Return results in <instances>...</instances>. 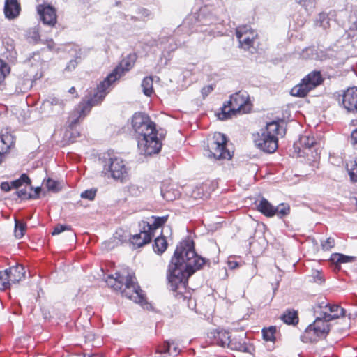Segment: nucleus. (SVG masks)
I'll return each mask as SVG.
<instances>
[{"label":"nucleus","mask_w":357,"mask_h":357,"mask_svg":"<svg viewBox=\"0 0 357 357\" xmlns=\"http://www.w3.org/2000/svg\"><path fill=\"white\" fill-rule=\"evenodd\" d=\"M206 263L204 258L198 256L194 249L192 241H186L177 246L168 267L167 279L172 291L185 300V292L188 278Z\"/></svg>","instance_id":"1"},{"label":"nucleus","mask_w":357,"mask_h":357,"mask_svg":"<svg viewBox=\"0 0 357 357\" xmlns=\"http://www.w3.org/2000/svg\"><path fill=\"white\" fill-rule=\"evenodd\" d=\"M136 59V54H128L121 61L120 64L97 86L96 91L93 95L86 102H81L78 105V107L70 117L69 126L70 128H73L77 123L79 118L84 117L90 112L93 106L99 104L103 100L106 94L108 93L107 90L109 87L134 66Z\"/></svg>","instance_id":"2"},{"label":"nucleus","mask_w":357,"mask_h":357,"mask_svg":"<svg viewBox=\"0 0 357 357\" xmlns=\"http://www.w3.org/2000/svg\"><path fill=\"white\" fill-rule=\"evenodd\" d=\"M105 282L109 287L115 291H121L123 296L139 304L142 307L149 309L150 307L143 291L137 282L136 278L128 269H123L114 275H109Z\"/></svg>","instance_id":"3"},{"label":"nucleus","mask_w":357,"mask_h":357,"mask_svg":"<svg viewBox=\"0 0 357 357\" xmlns=\"http://www.w3.org/2000/svg\"><path fill=\"white\" fill-rule=\"evenodd\" d=\"M252 107L249 94L245 91H239L230 96L229 100L222 107L218 119L224 121L233 116L249 113Z\"/></svg>","instance_id":"4"},{"label":"nucleus","mask_w":357,"mask_h":357,"mask_svg":"<svg viewBox=\"0 0 357 357\" xmlns=\"http://www.w3.org/2000/svg\"><path fill=\"white\" fill-rule=\"evenodd\" d=\"M284 134V129L278 121L267 123L265 128L260 130L255 139V145L261 151L272 153L278 149V135L283 136Z\"/></svg>","instance_id":"5"},{"label":"nucleus","mask_w":357,"mask_h":357,"mask_svg":"<svg viewBox=\"0 0 357 357\" xmlns=\"http://www.w3.org/2000/svg\"><path fill=\"white\" fill-rule=\"evenodd\" d=\"M102 166V174L107 178L123 182L128 176L129 169L125 162L119 157L105 153L100 158Z\"/></svg>","instance_id":"6"},{"label":"nucleus","mask_w":357,"mask_h":357,"mask_svg":"<svg viewBox=\"0 0 357 357\" xmlns=\"http://www.w3.org/2000/svg\"><path fill=\"white\" fill-rule=\"evenodd\" d=\"M322 82L319 72L314 71L301 79V82L291 90V95L296 97H305L311 90L319 85Z\"/></svg>","instance_id":"7"},{"label":"nucleus","mask_w":357,"mask_h":357,"mask_svg":"<svg viewBox=\"0 0 357 357\" xmlns=\"http://www.w3.org/2000/svg\"><path fill=\"white\" fill-rule=\"evenodd\" d=\"M132 127L137 135L138 137L146 136L148 134H153L156 132L155 124L149 116L143 112L134 114L131 121Z\"/></svg>","instance_id":"8"},{"label":"nucleus","mask_w":357,"mask_h":357,"mask_svg":"<svg viewBox=\"0 0 357 357\" xmlns=\"http://www.w3.org/2000/svg\"><path fill=\"white\" fill-rule=\"evenodd\" d=\"M227 143L226 136L220 132H215L212 141L208 145V157L215 160H230L232 157L231 153L225 149Z\"/></svg>","instance_id":"9"},{"label":"nucleus","mask_w":357,"mask_h":357,"mask_svg":"<svg viewBox=\"0 0 357 357\" xmlns=\"http://www.w3.org/2000/svg\"><path fill=\"white\" fill-rule=\"evenodd\" d=\"M158 132L148 134L146 136L138 137V148L141 154L152 155L160 152L162 144L158 138Z\"/></svg>","instance_id":"10"},{"label":"nucleus","mask_w":357,"mask_h":357,"mask_svg":"<svg viewBox=\"0 0 357 357\" xmlns=\"http://www.w3.org/2000/svg\"><path fill=\"white\" fill-rule=\"evenodd\" d=\"M65 103L63 100L50 96L43 100L40 107V113L45 116H57L64 112Z\"/></svg>","instance_id":"11"},{"label":"nucleus","mask_w":357,"mask_h":357,"mask_svg":"<svg viewBox=\"0 0 357 357\" xmlns=\"http://www.w3.org/2000/svg\"><path fill=\"white\" fill-rule=\"evenodd\" d=\"M236 38L239 42V46L245 50L252 46L255 38V33L247 26H239L236 30Z\"/></svg>","instance_id":"12"},{"label":"nucleus","mask_w":357,"mask_h":357,"mask_svg":"<svg viewBox=\"0 0 357 357\" xmlns=\"http://www.w3.org/2000/svg\"><path fill=\"white\" fill-rule=\"evenodd\" d=\"M343 107L349 112H357V87L347 89L342 94Z\"/></svg>","instance_id":"13"},{"label":"nucleus","mask_w":357,"mask_h":357,"mask_svg":"<svg viewBox=\"0 0 357 357\" xmlns=\"http://www.w3.org/2000/svg\"><path fill=\"white\" fill-rule=\"evenodd\" d=\"M324 303H322L320 305L319 307L320 308H322V307L328 308V310L329 311V312L326 311V312H322V314H321V315L323 316V318L325 320L331 321L333 319H337L340 317L344 316L345 310L340 307L339 305H328L327 304L324 305Z\"/></svg>","instance_id":"14"},{"label":"nucleus","mask_w":357,"mask_h":357,"mask_svg":"<svg viewBox=\"0 0 357 357\" xmlns=\"http://www.w3.org/2000/svg\"><path fill=\"white\" fill-rule=\"evenodd\" d=\"M8 273V282H18L25 277V270L23 266L16 265L3 271Z\"/></svg>","instance_id":"15"},{"label":"nucleus","mask_w":357,"mask_h":357,"mask_svg":"<svg viewBox=\"0 0 357 357\" xmlns=\"http://www.w3.org/2000/svg\"><path fill=\"white\" fill-rule=\"evenodd\" d=\"M40 18L45 24L54 26L56 22V10L52 6H46L38 9Z\"/></svg>","instance_id":"16"},{"label":"nucleus","mask_w":357,"mask_h":357,"mask_svg":"<svg viewBox=\"0 0 357 357\" xmlns=\"http://www.w3.org/2000/svg\"><path fill=\"white\" fill-rule=\"evenodd\" d=\"M21 10L20 4L17 0H6L4 6V13L8 19L16 18Z\"/></svg>","instance_id":"17"},{"label":"nucleus","mask_w":357,"mask_h":357,"mask_svg":"<svg viewBox=\"0 0 357 357\" xmlns=\"http://www.w3.org/2000/svg\"><path fill=\"white\" fill-rule=\"evenodd\" d=\"M144 230L141 231L139 234L133 235L131 238V242L134 245L140 248L144 245L149 243L151 240L152 234L144 225Z\"/></svg>","instance_id":"18"},{"label":"nucleus","mask_w":357,"mask_h":357,"mask_svg":"<svg viewBox=\"0 0 357 357\" xmlns=\"http://www.w3.org/2000/svg\"><path fill=\"white\" fill-rule=\"evenodd\" d=\"M15 143V137L6 132L0 135V163L5 153H6Z\"/></svg>","instance_id":"19"},{"label":"nucleus","mask_w":357,"mask_h":357,"mask_svg":"<svg viewBox=\"0 0 357 357\" xmlns=\"http://www.w3.org/2000/svg\"><path fill=\"white\" fill-rule=\"evenodd\" d=\"M209 337L214 338V343L221 347H231V340L229 332L226 331H217L211 332Z\"/></svg>","instance_id":"20"},{"label":"nucleus","mask_w":357,"mask_h":357,"mask_svg":"<svg viewBox=\"0 0 357 357\" xmlns=\"http://www.w3.org/2000/svg\"><path fill=\"white\" fill-rule=\"evenodd\" d=\"M329 321H326L323 318V316L321 314L320 317H317L314 320V323L312 324V326L314 328V330L318 333L321 337H324L330 331V326L328 324Z\"/></svg>","instance_id":"21"},{"label":"nucleus","mask_w":357,"mask_h":357,"mask_svg":"<svg viewBox=\"0 0 357 357\" xmlns=\"http://www.w3.org/2000/svg\"><path fill=\"white\" fill-rule=\"evenodd\" d=\"M257 209L264 215L267 217H272L274 215L273 206L267 199L261 198L255 202Z\"/></svg>","instance_id":"22"},{"label":"nucleus","mask_w":357,"mask_h":357,"mask_svg":"<svg viewBox=\"0 0 357 357\" xmlns=\"http://www.w3.org/2000/svg\"><path fill=\"white\" fill-rule=\"evenodd\" d=\"M321 337L318 335V333L314 330L312 324H310L303 333L301 336V339L303 342H316Z\"/></svg>","instance_id":"23"},{"label":"nucleus","mask_w":357,"mask_h":357,"mask_svg":"<svg viewBox=\"0 0 357 357\" xmlns=\"http://www.w3.org/2000/svg\"><path fill=\"white\" fill-rule=\"evenodd\" d=\"M316 144V140L313 136L310 135H303L301 136L299 139V141L294 144V148H299L300 146L304 150L310 149L312 146H314Z\"/></svg>","instance_id":"24"},{"label":"nucleus","mask_w":357,"mask_h":357,"mask_svg":"<svg viewBox=\"0 0 357 357\" xmlns=\"http://www.w3.org/2000/svg\"><path fill=\"white\" fill-rule=\"evenodd\" d=\"M281 320L288 325H296L298 322L297 312L294 310H287L280 317Z\"/></svg>","instance_id":"25"},{"label":"nucleus","mask_w":357,"mask_h":357,"mask_svg":"<svg viewBox=\"0 0 357 357\" xmlns=\"http://www.w3.org/2000/svg\"><path fill=\"white\" fill-rule=\"evenodd\" d=\"M167 220V216L158 217L154 219V221L152 224L149 222H144L145 227L149 229V231L152 233V231L160 227H161L163 224L166 222Z\"/></svg>","instance_id":"26"},{"label":"nucleus","mask_w":357,"mask_h":357,"mask_svg":"<svg viewBox=\"0 0 357 357\" xmlns=\"http://www.w3.org/2000/svg\"><path fill=\"white\" fill-rule=\"evenodd\" d=\"M354 257L344 255L343 254L335 253L331 255V260L336 265L352 261Z\"/></svg>","instance_id":"27"},{"label":"nucleus","mask_w":357,"mask_h":357,"mask_svg":"<svg viewBox=\"0 0 357 357\" xmlns=\"http://www.w3.org/2000/svg\"><path fill=\"white\" fill-rule=\"evenodd\" d=\"M167 243L164 237H157L153 245V250L158 253H163L167 249Z\"/></svg>","instance_id":"28"},{"label":"nucleus","mask_w":357,"mask_h":357,"mask_svg":"<svg viewBox=\"0 0 357 357\" xmlns=\"http://www.w3.org/2000/svg\"><path fill=\"white\" fill-rule=\"evenodd\" d=\"M153 82L152 77H146L142 80V87L144 95L150 96L153 93Z\"/></svg>","instance_id":"29"},{"label":"nucleus","mask_w":357,"mask_h":357,"mask_svg":"<svg viewBox=\"0 0 357 357\" xmlns=\"http://www.w3.org/2000/svg\"><path fill=\"white\" fill-rule=\"evenodd\" d=\"M274 215H276L280 218H282L284 216H287L290 213V207L289 204L282 203L275 207L273 211Z\"/></svg>","instance_id":"30"},{"label":"nucleus","mask_w":357,"mask_h":357,"mask_svg":"<svg viewBox=\"0 0 357 357\" xmlns=\"http://www.w3.org/2000/svg\"><path fill=\"white\" fill-rule=\"evenodd\" d=\"M26 225L24 222L15 219V236L17 238H21L26 230Z\"/></svg>","instance_id":"31"},{"label":"nucleus","mask_w":357,"mask_h":357,"mask_svg":"<svg viewBox=\"0 0 357 357\" xmlns=\"http://www.w3.org/2000/svg\"><path fill=\"white\" fill-rule=\"evenodd\" d=\"M331 20L328 14L321 13L317 22V24L326 29L331 26Z\"/></svg>","instance_id":"32"},{"label":"nucleus","mask_w":357,"mask_h":357,"mask_svg":"<svg viewBox=\"0 0 357 357\" xmlns=\"http://www.w3.org/2000/svg\"><path fill=\"white\" fill-rule=\"evenodd\" d=\"M170 347H171V342L169 341H166L164 342V344L161 346H159L156 351V356L155 357H165L166 356L162 355H169L170 351Z\"/></svg>","instance_id":"33"},{"label":"nucleus","mask_w":357,"mask_h":357,"mask_svg":"<svg viewBox=\"0 0 357 357\" xmlns=\"http://www.w3.org/2000/svg\"><path fill=\"white\" fill-rule=\"evenodd\" d=\"M31 81L29 79H19L17 86L16 90L19 92H25L31 87Z\"/></svg>","instance_id":"34"},{"label":"nucleus","mask_w":357,"mask_h":357,"mask_svg":"<svg viewBox=\"0 0 357 357\" xmlns=\"http://www.w3.org/2000/svg\"><path fill=\"white\" fill-rule=\"evenodd\" d=\"M276 332L275 326H270L268 328L262 330L263 337L266 341H273L274 340V334Z\"/></svg>","instance_id":"35"},{"label":"nucleus","mask_w":357,"mask_h":357,"mask_svg":"<svg viewBox=\"0 0 357 357\" xmlns=\"http://www.w3.org/2000/svg\"><path fill=\"white\" fill-rule=\"evenodd\" d=\"M10 73V67L8 65L0 59V83L2 82L6 77Z\"/></svg>","instance_id":"36"},{"label":"nucleus","mask_w":357,"mask_h":357,"mask_svg":"<svg viewBox=\"0 0 357 357\" xmlns=\"http://www.w3.org/2000/svg\"><path fill=\"white\" fill-rule=\"evenodd\" d=\"M296 2L307 12L312 10L315 7V0H296Z\"/></svg>","instance_id":"37"},{"label":"nucleus","mask_w":357,"mask_h":357,"mask_svg":"<svg viewBox=\"0 0 357 357\" xmlns=\"http://www.w3.org/2000/svg\"><path fill=\"white\" fill-rule=\"evenodd\" d=\"M10 283L8 280V273L6 272L0 271V291L9 287Z\"/></svg>","instance_id":"38"},{"label":"nucleus","mask_w":357,"mask_h":357,"mask_svg":"<svg viewBox=\"0 0 357 357\" xmlns=\"http://www.w3.org/2000/svg\"><path fill=\"white\" fill-rule=\"evenodd\" d=\"M335 245V241L333 238L329 237L326 241H321V246L323 250L328 251L333 248Z\"/></svg>","instance_id":"39"},{"label":"nucleus","mask_w":357,"mask_h":357,"mask_svg":"<svg viewBox=\"0 0 357 357\" xmlns=\"http://www.w3.org/2000/svg\"><path fill=\"white\" fill-rule=\"evenodd\" d=\"M66 230L70 231L71 230L70 226L58 224L54 228V229L52 232V236L58 235Z\"/></svg>","instance_id":"40"},{"label":"nucleus","mask_w":357,"mask_h":357,"mask_svg":"<svg viewBox=\"0 0 357 357\" xmlns=\"http://www.w3.org/2000/svg\"><path fill=\"white\" fill-rule=\"evenodd\" d=\"M45 185L49 190H51L53 192H57L59 190V187H58L59 183L57 181H56L54 180H52L51 178H47L46 180Z\"/></svg>","instance_id":"41"},{"label":"nucleus","mask_w":357,"mask_h":357,"mask_svg":"<svg viewBox=\"0 0 357 357\" xmlns=\"http://www.w3.org/2000/svg\"><path fill=\"white\" fill-rule=\"evenodd\" d=\"M82 55V51L81 50H79V51L76 53L75 59L70 61L68 68H70L72 67L73 68H75L76 65L81 61Z\"/></svg>","instance_id":"42"},{"label":"nucleus","mask_w":357,"mask_h":357,"mask_svg":"<svg viewBox=\"0 0 357 357\" xmlns=\"http://www.w3.org/2000/svg\"><path fill=\"white\" fill-rule=\"evenodd\" d=\"M96 190L93 189L86 190L82 192L81 197L83 199H87L89 200H93L95 198Z\"/></svg>","instance_id":"43"},{"label":"nucleus","mask_w":357,"mask_h":357,"mask_svg":"<svg viewBox=\"0 0 357 357\" xmlns=\"http://www.w3.org/2000/svg\"><path fill=\"white\" fill-rule=\"evenodd\" d=\"M313 279L314 282L319 284H321L324 282L323 275L319 271H315L314 273Z\"/></svg>","instance_id":"44"},{"label":"nucleus","mask_w":357,"mask_h":357,"mask_svg":"<svg viewBox=\"0 0 357 357\" xmlns=\"http://www.w3.org/2000/svg\"><path fill=\"white\" fill-rule=\"evenodd\" d=\"M351 144L354 149H357V128L354 130L351 134Z\"/></svg>","instance_id":"45"},{"label":"nucleus","mask_w":357,"mask_h":357,"mask_svg":"<svg viewBox=\"0 0 357 357\" xmlns=\"http://www.w3.org/2000/svg\"><path fill=\"white\" fill-rule=\"evenodd\" d=\"M17 196L20 197V198H22V199H30L29 197V195L30 193H28L27 192V190L26 188H22V189H20L19 190H17L16 192Z\"/></svg>","instance_id":"46"},{"label":"nucleus","mask_w":357,"mask_h":357,"mask_svg":"<svg viewBox=\"0 0 357 357\" xmlns=\"http://www.w3.org/2000/svg\"><path fill=\"white\" fill-rule=\"evenodd\" d=\"M356 167L352 168L349 172L351 180L354 182L357 181V162L355 161Z\"/></svg>","instance_id":"47"},{"label":"nucleus","mask_w":357,"mask_h":357,"mask_svg":"<svg viewBox=\"0 0 357 357\" xmlns=\"http://www.w3.org/2000/svg\"><path fill=\"white\" fill-rule=\"evenodd\" d=\"M178 354V349L176 345L174 344V342L171 343L169 356H176Z\"/></svg>","instance_id":"48"},{"label":"nucleus","mask_w":357,"mask_h":357,"mask_svg":"<svg viewBox=\"0 0 357 357\" xmlns=\"http://www.w3.org/2000/svg\"><path fill=\"white\" fill-rule=\"evenodd\" d=\"M213 91V87L211 85L204 87L202 89V93L204 97L208 96Z\"/></svg>","instance_id":"49"},{"label":"nucleus","mask_w":357,"mask_h":357,"mask_svg":"<svg viewBox=\"0 0 357 357\" xmlns=\"http://www.w3.org/2000/svg\"><path fill=\"white\" fill-rule=\"evenodd\" d=\"M31 38H32V40L36 42V43H38L39 41H40V35L38 32V31L36 30H34L33 31V33L32 35L31 36Z\"/></svg>","instance_id":"50"},{"label":"nucleus","mask_w":357,"mask_h":357,"mask_svg":"<svg viewBox=\"0 0 357 357\" xmlns=\"http://www.w3.org/2000/svg\"><path fill=\"white\" fill-rule=\"evenodd\" d=\"M1 188L5 192H8L11 189V184L8 182H3L1 185Z\"/></svg>","instance_id":"51"},{"label":"nucleus","mask_w":357,"mask_h":357,"mask_svg":"<svg viewBox=\"0 0 357 357\" xmlns=\"http://www.w3.org/2000/svg\"><path fill=\"white\" fill-rule=\"evenodd\" d=\"M40 191H41V188L40 187L36 188L35 190H34V193L33 194H29V197L31 198V199H36V198L38 197V195H39Z\"/></svg>","instance_id":"52"},{"label":"nucleus","mask_w":357,"mask_h":357,"mask_svg":"<svg viewBox=\"0 0 357 357\" xmlns=\"http://www.w3.org/2000/svg\"><path fill=\"white\" fill-rule=\"evenodd\" d=\"M46 44H47V48L50 50H54L55 49V47H56V44L53 41L52 39H50V40H46Z\"/></svg>","instance_id":"53"},{"label":"nucleus","mask_w":357,"mask_h":357,"mask_svg":"<svg viewBox=\"0 0 357 357\" xmlns=\"http://www.w3.org/2000/svg\"><path fill=\"white\" fill-rule=\"evenodd\" d=\"M19 180L20 181V183L22 184L23 183H29L30 184L31 183V181H30V178H29V176L25 174H22V176H20V178H19Z\"/></svg>","instance_id":"54"},{"label":"nucleus","mask_w":357,"mask_h":357,"mask_svg":"<svg viewBox=\"0 0 357 357\" xmlns=\"http://www.w3.org/2000/svg\"><path fill=\"white\" fill-rule=\"evenodd\" d=\"M10 184L11 187L14 188H17L22 185V183H20V181L19 179L12 181Z\"/></svg>","instance_id":"55"},{"label":"nucleus","mask_w":357,"mask_h":357,"mask_svg":"<svg viewBox=\"0 0 357 357\" xmlns=\"http://www.w3.org/2000/svg\"><path fill=\"white\" fill-rule=\"evenodd\" d=\"M140 13L144 16V17H149L150 15H151V13L149 10L146 9V8H142L140 9Z\"/></svg>","instance_id":"56"},{"label":"nucleus","mask_w":357,"mask_h":357,"mask_svg":"<svg viewBox=\"0 0 357 357\" xmlns=\"http://www.w3.org/2000/svg\"><path fill=\"white\" fill-rule=\"evenodd\" d=\"M162 195L164 197V198H165L167 200L173 199V198L172 197V196L169 195V193L168 192H164L163 190H162Z\"/></svg>","instance_id":"57"},{"label":"nucleus","mask_w":357,"mask_h":357,"mask_svg":"<svg viewBox=\"0 0 357 357\" xmlns=\"http://www.w3.org/2000/svg\"><path fill=\"white\" fill-rule=\"evenodd\" d=\"M137 190H139V192H140L141 191L139 190V187L137 186V185H132L130 187V192L132 193V194H135L136 195V192Z\"/></svg>","instance_id":"58"},{"label":"nucleus","mask_w":357,"mask_h":357,"mask_svg":"<svg viewBox=\"0 0 357 357\" xmlns=\"http://www.w3.org/2000/svg\"><path fill=\"white\" fill-rule=\"evenodd\" d=\"M83 357H102V356H100V355H98V354H84Z\"/></svg>","instance_id":"59"},{"label":"nucleus","mask_w":357,"mask_h":357,"mask_svg":"<svg viewBox=\"0 0 357 357\" xmlns=\"http://www.w3.org/2000/svg\"><path fill=\"white\" fill-rule=\"evenodd\" d=\"M111 243H105L104 245H105V248H107L108 249L114 248L113 245H110Z\"/></svg>","instance_id":"60"},{"label":"nucleus","mask_w":357,"mask_h":357,"mask_svg":"<svg viewBox=\"0 0 357 357\" xmlns=\"http://www.w3.org/2000/svg\"><path fill=\"white\" fill-rule=\"evenodd\" d=\"M229 266L231 268H234L238 266V264L236 262H234L233 264L231 262H229Z\"/></svg>","instance_id":"61"},{"label":"nucleus","mask_w":357,"mask_h":357,"mask_svg":"<svg viewBox=\"0 0 357 357\" xmlns=\"http://www.w3.org/2000/svg\"><path fill=\"white\" fill-rule=\"evenodd\" d=\"M75 91V87H71L69 90V92L73 93Z\"/></svg>","instance_id":"62"},{"label":"nucleus","mask_w":357,"mask_h":357,"mask_svg":"<svg viewBox=\"0 0 357 357\" xmlns=\"http://www.w3.org/2000/svg\"><path fill=\"white\" fill-rule=\"evenodd\" d=\"M75 236V234L73 232H70V238L74 239Z\"/></svg>","instance_id":"63"},{"label":"nucleus","mask_w":357,"mask_h":357,"mask_svg":"<svg viewBox=\"0 0 357 357\" xmlns=\"http://www.w3.org/2000/svg\"><path fill=\"white\" fill-rule=\"evenodd\" d=\"M356 27H357V24H356Z\"/></svg>","instance_id":"64"}]
</instances>
